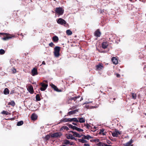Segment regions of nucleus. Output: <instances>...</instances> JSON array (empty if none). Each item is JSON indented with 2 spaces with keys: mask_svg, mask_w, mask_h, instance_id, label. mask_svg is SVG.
<instances>
[{
  "mask_svg": "<svg viewBox=\"0 0 146 146\" xmlns=\"http://www.w3.org/2000/svg\"><path fill=\"white\" fill-rule=\"evenodd\" d=\"M74 121L76 122H78L79 121L76 118H74L71 119H70V121Z\"/></svg>",
  "mask_w": 146,
  "mask_h": 146,
  "instance_id": "nucleus-29",
  "label": "nucleus"
},
{
  "mask_svg": "<svg viewBox=\"0 0 146 146\" xmlns=\"http://www.w3.org/2000/svg\"><path fill=\"white\" fill-rule=\"evenodd\" d=\"M133 143V140L131 139L129 142L125 143L124 145L125 146H129Z\"/></svg>",
  "mask_w": 146,
  "mask_h": 146,
  "instance_id": "nucleus-20",
  "label": "nucleus"
},
{
  "mask_svg": "<svg viewBox=\"0 0 146 146\" xmlns=\"http://www.w3.org/2000/svg\"><path fill=\"white\" fill-rule=\"evenodd\" d=\"M84 146H90V145L88 143H85L84 145Z\"/></svg>",
  "mask_w": 146,
  "mask_h": 146,
  "instance_id": "nucleus-50",
  "label": "nucleus"
},
{
  "mask_svg": "<svg viewBox=\"0 0 146 146\" xmlns=\"http://www.w3.org/2000/svg\"><path fill=\"white\" fill-rule=\"evenodd\" d=\"M96 145L98 146H111V145H108L102 142H99Z\"/></svg>",
  "mask_w": 146,
  "mask_h": 146,
  "instance_id": "nucleus-13",
  "label": "nucleus"
},
{
  "mask_svg": "<svg viewBox=\"0 0 146 146\" xmlns=\"http://www.w3.org/2000/svg\"><path fill=\"white\" fill-rule=\"evenodd\" d=\"M78 112V110L77 109L69 112L68 113V114L69 115H71L75 114Z\"/></svg>",
  "mask_w": 146,
  "mask_h": 146,
  "instance_id": "nucleus-14",
  "label": "nucleus"
},
{
  "mask_svg": "<svg viewBox=\"0 0 146 146\" xmlns=\"http://www.w3.org/2000/svg\"><path fill=\"white\" fill-rule=\"evenodd\" d=\"M12 71L13 73H15L16 72V70L15 68H13L12 70Z\"/></svg>",
  "mask_w": 146,
  "mask_h": 146,
  "instance_id": "nucleus-44",
  "label": "nucleus"
},
{
  "mask_svg": "<svg viewBox=\"0 0 146 146\" xmlns=\"http://www.w3.org/2000/svg\"><path fill=\"white\" fill-rule=\"evenodd\" d=\"M84 137H85V139H88V140H89L90 139L92 138V137L91 136H90V135H84Z\"/></svg>",
  "mask_w": 146,
  "mask_h": 146,
  "instance_id": "nucleus-26",
  "label": "nucleus"
},
{
  "mask_svg": "<svg viewBox=\"0 0 146 146\" xmlns=\"http://www.w3.org/2000/svg\"><path fill=\"white\" fill-rule=\"evenodd\" d=\"M9 91L7 88H6L4 90V94L5 95H7L9 94Z\"/></svg>",
  "mask_w": 146,
  "mask_h": 146,
  "instance_id": "nucleus-24",
  "label": "nucleus"
},
{
  "mask_svg": "<svg viewBox=\"0 0 146 146\" xmlns=\"http://www.w3.org/2000/svg\"><path fill=\"white\" fill-rule=\"evenodd\" d=\"M50 135H47L45 137V139L46 140H48L50 138Z\"/></svg>",
  "mask_w": 146,
  "mask_h": 146,
  "instance_id": "nucleus-36",
  "label": "nucleus"
},
{
  "mask_svg": "<svg viewBox=\"0 0 146 146\" xmlns=\"http://www.w3.org/2000/svg\"><path fill=\"white\" fill-rule=\"evenodd\" d=\"M50 86H51L52 88H53L55 91H56L57 92H61V90H59L58 89L57 87L56 86H55V85H54V84H50Z\"/></svg>",
  "mask_w": 146,
  "mask_h": 146,
  "instance_id": "nucleus-11",
  "label": "nucleus"
},
{
  "mask_svg": "<svg viewBox=\"0 0 146 146\" xmlns=\"http://www.w3.org/2000/svg\"><path fill=\"white\" fill-rule=\"evenodd\" d=\"M55 11L56 14L59 15H62L64 12V9L61 7L56 8Z\"/></svg>",
  "mask_w": 146,
  "mask_h": 146,
  "instance_id": "nucleus-1",
  "label": "nucleus"
},
{
  "mask_svg": "<svg viewBox=\"0 0 146 146\" xmlns=\"http://www.w3.org/2000/svg\"><path fill=\"white\" fill-rule=\"evenodd\" d=\"M8 104L10 105L13 106H15V104L13 101H12L11 102H9Z\"/></svg>",
  "mask_w": 146,
  "mask_h": 146,
  "instance_id": "nucleus-35",
  "label": "nucleus"
},
{
  "mask_svg": "<svg viewBox=\"0 0 146 146\" xmlns=\"http://www.w3.org/2000/svg\"><path fill=\"white\" fill-rule=\"evenodd\" d=\"M60 51V47L59 46H56L54 48V54L55 57H58L59 56Z\"/></svg>",
  "mask_w": 146,
  "mask_h": 146,
  "instance_id": "nucleus-2",
  "label": "nucleus"
},
{
  "mask_svg": "<svg viewBox=\"0 0 146 146\" xmlns=\"http://www.w3.org/2000/svg\"><path fill=\"white\" fill-rule=\"evenodd\" d=\"M85 107L87 109L93 108H95L93 106L90 107V106L88 105H86L85 106Z\"/></svg>",
  "mask_w": 146,
  "mask_h": 146,
  "instance_id": "nucleus-38",
  "label": "nucleus"
},
{
  "mask_svg": "<svg viewBox=\"0 0 146 146\" xmlns=\"http://www.w3.org/2000/svg\"><path fill=\"white\" fill-rule=\"evenodd\" d=\"M69 128L68 127L66 126H63L60 129V130L61 131H64V130H68Z\"/></svg>",
  "mask_w": 146,
  "mask_h": 146,
  "instance_id": "nucleus-22",
  "label": "nucleus"
},
{
  "mask_svg": "<svg viewBox=\"0 0 146 146\" xmlns=\"http://www.w3.org/2000/svg\"><path fill=\"white\" fill-rule=\"evenodd\" d=\"M99 133V134H102L103 135H106V131H105L104 129H100V131Z\"/></svg>",
  "mask_w": 146,
  "mask_h": 146,
  "instance_id": "nucleus-18",
  "label": "nucleus"
},
{
  "mask_svg": "<svg viewBox=\"0 0 146 146\" xmlns=\"http://www.w3.org/2000/svg\"><path fill=\"white\" fill-rule=\"evenodd\" d=\"M113 137H117L119 135L121 134V133L118 130L115 129L111 133Z\"/></svg>",
  "mask_w": 146,
  "mask_h": 146,
  "instance_id": "nucleus-3",
  "label": "nucleus"
},
{
  "mask_svg": "<svg viewBox=\"0 0 146 146\" xmlns=\"http://www.w3.org/2000/svg\"><path fill=\"white\" fill-rule=\"evenodd\" d=\"M77 106H74L72 107L71 108H70V109L71 110H72V109H73L74 108H77Z\"/></svg>",
  "mask_w": 146,
  "mask_h": 146,
  "instance_id": "nucleus-43",
  "label": "nucleus"
},
{
  "mask_svg": "<svg viewBox=\"0 0 146 146\" xmlns=\"http://www.w3.org/2000/svg\"><path fill=\"white\" fill-rule=\"evenodd\" d=\"M69 126V127L70 128H72L73 127V126L72 125H71V124H70L68 125Z\"/></svg>",
  "mask_w": 146,
  "mask_h": 146,
  "instance_id": "nucleus-49",
  "label": "nucleus"
},
{
  "mask_svg": "<svg viewBox=\"0 0 146 146\" xmlns=\"http://www.w3.org/2000/svg\"><path fill=\"white\" fill-rule=\"evenodd\" d=\"M15 92V91L14 90H12L11 92H10V94H13Z\"/></svg>",
  "mask_w": 146,
  "mask_h": 146,
  "instance_id": "nucleus-47",
  "label": "nucleus"
},
{
  "mask_svg": "<svg viewBox=\"0 0 146 146\" xmlns=\"http://www.w3.org/2000/svg\"><path fill=\"white\" fill-rule=\"evenodd\" d=\"M49 45L51 47H52L54 45V44L52 42H51L49 44Z\"/></svg>",
  "mask_w": 146,
  "mask_h": 146,
  "instance_id": "nucleus-45",
  "label": "nucleus"
},
{
  "mask_svg": "<svg viewBox=\"0 0 146 146\" xmlns=\"http://www.w3.org/2000/svg\"><path fill=\"white\" fill-rule=\"evenodd\" d=\"M66 136L68 139L76 140V138L73 137L72 135L70 134H66Z\"/></svg>",
  "mask_w": 146,
  "mask_h": 146,
  "instance_id": "nucleus-9",
  "label": "nucleus"
},
{
  "mask_svg": "<svg viewBox=\"0 0 146 146\" xmlns=\"http://www.w3.org/2000/svg\"><path fill=\"white\" fill-rule=\"evenodd\" d=\"M108 45V43L106 42H104L102 44V47L103 48H106Z\"/></svg>",
  "mask_w": 146,
  "mask_h": 146,
  "instance_id": "nucleus-19",
  "label": "nucleus"
},
{
  "mask_svg": "<svg viewBox=\"0 0 146 146\" xmlns=\"http://www.w3.org/2000/svg\"><path fill=\"white\" fill-rule=\"evenodd\" d=\"M116 76L117 77H119L120 76V74H116Z\"/></svg>",
  "mask_w": 146,
  "mask_h": 146,
  "instance_id": "nucleus-51",
  "label": "nucleus"
},
{
  "mask_svg": "<svg viewBox=\"0 0 146 146\" xmlns=\"http://www.w3.org/2000/svg\"><path fill=\"white\" fill-rule=\"evenodd\" d=\"M79 122L80 123H84L85 121V119L84 118L82 117V118H79Z\"/></svg>",
  "mask_w": 146,
  "mask_h": 146,
  "instance_id": "nucleus-28",
  "label": "nucleus"
},
{
  "mask_svg": "<svg viewBox=\"0 0 146 146\" xmlns=\"http://www.w3.org/2000/svg\"><path fill=\"white\" fill-rule=\"evenodd\" d=\"M61 121L64 122L68 121H70V118H64L63 119L61 120Z\"/></svg>",
  "mask_w": 146,
  "mask_h": 146,
  "instance_id": "nucleus-25",
  "label": "nucleus"
},
{
  "mask_svg": "<svg viewBox=\"0 0 146 146\" xmlns=\"http://www.w3.org/2000/svg\"><path fill=\"white\" fill-rule=\"evenodd\" d=\"M66 33L67 35H72V33L70 30H67L66 31Z\"/></svg>",
  "mask_w": 146,
  "mask_h": 146,
  "instance_id": "nucleus-27",
  "label": "nucleus"
},
{
  "mask_svg": "<svg viewBox=\"0 0 146 146\" xmlns=\"http://www.w3.org/2000/svg\"><path fill=\"white\" fill-rule=\"evenodd\" d=\"M91 102H85L83 104H88L89 103H91Z\"/></svg>",
  "mask_w": 146,
  "mask_h": 146,
  "instance_id": "nucleus-52",
  "label": "nucleus"
},
{
  "mask_svg": "<svg viewBox=\"0 0 146 146\" xmlns=\"http://www.w3.org/2000/svg\"><path fill=\"white\" fill-rule=\"evenodd\" d=\"M3 34H4V33H0V35H3Z\"/></svg>",
  "mask_w": 146,
  "mask_h": 146,
  "instance_id": "nucleus-57",
  "label": "nucleus"
},
{
  "mask_svg": "<svg viewBox=\"0 0 146 146\" xmlns=\"http://www.w3.org/2000/svg\"><path fill=\"white\" fill-rule=\"evenodd\" d=\"M94 127L95 128H96V127Z\"/></svg>",
  "mask_w": 146,
  "mask_h": 146,
  "instance_id": "nucleus-62",
  "label": "nucleus"
},
{
  "mask_svg": "<svg viewBox=\"0 0 146 146\" xmlns=\"http://www.w3.org/2000/svg\"><path fill=\"white\" fill-rule=\"evenodd\" d=\"M64 143L66 145H68L70 143V141L66 139L64 141Z\"/></svg>",
  "mask_w": 146,
  "mask_h": 146,
  "instance_id": "nucleus-32",
  "label": "nucleus"
},
{
  "mask_svg": "<svg viewBox=\"0 0 146 146\" xmlns=\"http://www.w3.org/2000/svg\"><path fill=\"white\" fill-rule=\"evenodd\" d=\"M62 135L60 132H57L51 134L50 136L52 137H60Z\"/></svg>",
  "mask_w": 146,
  "mask_h": 146,
  "instance_id": "nucleus-5",
  "label": "nucleus"
},
{
  "mask_svg": "<svg viewBox=\"0 0 146 146\" xmlns=\"http://www.w3.org/2000/svg\"><path fill=\"white\" fill-rule=\"evenodd\" d=\"M53 40L54 42H57L58 40V37L56 36H55L53 37Z\"/></svg>",
  "mask_w": 146,
  "mask_h": 146,
  "instance_id": "nucleus-30",
  "label": "nucleus"
},
{
  "mask_svg": "<svg viewBox=\"0 0 146 146\" xmlns=\"http://www.w3.org/2000/svg\"><path fill=\"white\" fill-rule=\"evenodd\" d=\"M72 124L74 125H76V123H72Z\"/></svg>",
  "mask_w": 146,
  "mask_h": 146,
  "instance_id": "nucleus-54",
  "label": "nucleus"
},
{
  "mask_svg": "<svg viewBox=\"0 0 146 146\" xmlns=\"http://www.w3.org/2000/svg\"><path fill=\"white\" fill-rule=\"evenodd\" d=\"M32 75L34 76L38 74L37 70L35 68H34L31 71Z\"/></svg>",
  "mask_w": 146,
  "mask_h": 146,
  "instance_id": "nucleus-10",
  "label": "nucleus"
},
{
  "mask_svg": "<svg viewBox=\"0 0 146 146\" xmlns=\"http://www.w3.org/2000/svg\"><path fill=\"white\" fill-rule=\"evenodd\" d=\"M100 140L98 139H93V141H94V142H95L96 143H97L98 142H99Z\"/></svg>",
  "mask_w": 146,
  "mask_h": 146,
  "instance_id": "nucleus-41",
  "label": "nucleus"
},
{
  "mask_svg": "<svg viewBox=\"0 0 146 146\" xmlns=\"http://www.w3.org/2000/svg\"><path fill=\"white\" fill-rule=\"evenodd\" d=\"M42 87L40 88V90L41 91H44L47 87L48 86L47 84H46L43 83H41L40 84Z\"/></svg>",
  "mask_w": 146,
  "mask_h": 146,
  "instance_id": "nucleus-7",
  "label": "nucleus"
},
{
  "mask_svg": "<svg viewBox=\"0 0 146 146\" xmlns=\"http://www.w3.org/2000/svg\"><path fill=\"white\" fill-rule=\"evenodd\" d=\"M29 92L31 94H33L34 92V90L33 86L31 85H30L28 86L27 88Z\"/></svg>",
  "mask_w": 146,
  "mask_h": 146,
  "instance_id": "nucleus-12",
  "label": "nucleus"
},
{
  "mask_svg": "<svg viewBox=\"0 0 146 146\" xmlns=\"http://www.w3.org/2000/svg\"><path fill=\"white\" fill-rule=\"evenodd\" d=\"M107 142L109 144H110L111 142L110 141H108V142Z\"/></svg>",
  "mask_w": 146,
  "mask_h": 146,
  "instance_id": "nucleus-55",
  "label": "nucleus"
},
{
  "mask_svg": "<svg viewBox=\"0 0 146 146\" xmlns=\"http://www.w3.org/2000/svg\"><path fill=\"white\" fill-rule=\"evenodd\" d=\"M69 144H70L71 145H75V143L73 142H70V143Z\"/></svg>",
  "mask_w": 146,
  "mask_h": 146,
  "instance_id": "nucleus-46",
  "label": "nucleus"
},
{
  "mask_svg": "<svg viewBox=\"0 0 146 146\" xmlns=\"http://www.w3.org/2000/svg\"><path fill=\"white\" fill-rule=\"evenodd\" d=\"M129 146H133V145H130Z\"/></svg>",
  "mask_w": 146,
  "mask_h": 146,
  "instance_id": "nucleus-60",
  "label": "nucleus"
},
{
  "mask_svg": "<svg viewBox=\"0 0 146 146\" xmlns=\"http://www.w3.org/2000/svg\"><path fill=\"white\" fill-rule=\"evenodd\" d=\"M132 96L133 99H135L136 98V96L135 94L134 93H132Z\"/></svg>",
  "mask_w": 146,
  "mask_h": 146,
  "instance_id": "nucleus-40",
  "label": "nucleus"
},
{
  "mask_svg": "<svg viewBox=\"0 0 146 146\" xmlns=\"http://www.w3.org/2000/svg\"><path fill=\"white\" fill-rule=\"evenodd\" d=\"M103 68V66L101 64H100L96 66V68L98 70H100Z\"/></svg>",
  "mask_w": 146,
  "mask_h": 146,
  "instance_id": "nucleus-15",
  "label": "nucleus"
},
{
  "mask_svg": "<svg viewBox=\"0 0 146 146\" xmlns=\"http://www.w3.org/2000/svg\"><path fill=\"white\" fill-rule=\"evenodd\" d=\"M44 82H47V81H46V80H44Z\"/></svg>",
  "mask_w": 146,
  "mask_h": 146,
  "instance_id": "nucleus-56",
  "label": "nucleus"
},
{
  "mask_svg": "<svg viewBox=\"0 0 146 146\" xmlns=\"http://www.w3.org/2000/svg\"><path fill=\"white\" fill-rule=\"evenodd\" d=\"M76 130H77L78 131H83V130L82 129H81L79 128H78L77 127V128L76 129Z\"/></svg>",
  "mask_w": 146,
  "mask_h": 146,
  "instance_id": "nucleus-42",
  "label": "nucleus"
},
{
  "mask_svg": "<svg viewBox=\"0 0 146 146\" xmlns=\"http://www.w3.org/2000/svg\"><path fill=\"white\" fill-rule=\"evenodd\" d=\"M82 137L81 139H78V141L79 142L82 143H86L88 142V141L85 140V138L84 137V135H82Z\"/></svg>",
  "mask_w": 146,
  "mask_h": 146,
  "instance_id": "nucleus-8",
  "label": "nucleus"
},
{
  "mask_svg": "<svg viewBox=\"0 0 146 146\" xmlns=\"http://www.w3.org/2000/svg\"><path fill=\"white\" fill-rule=\"evenodd\" d=\"M90 141L91 142H94V141H93V140H91Z\"/></svg>",
  "mask_w": 146,
  "mask_h": 146,
  "instance_id": "nucleus-58",
  "label": "nucleus"
},
{
  "mask_svg": "<svg viewBox=\"0 0 146 146\" xmlns=\"http://www.w3.org/2000/svg\"><path fill=\"white\" fill-rule=\"evenodd\" d=\"M4 34H5V33H4ZM5 34L6 35V36L4 38H3L2 39L4 40H7L11 39L12 37H14V35H11L9 34Z\"/></svg>",
  "mask_w": 146,
  "mask_h": 146,
  "instance_id": "nucleus-6",
  "label": "nucleus"
},
{
  "mask_svg": "<svg viewBox=\"0 0 146 146\" xmlns=\"http://www.w3.org/2000/svg\"><path fill=\"white\" fill-rule=\"evenodd\" d=\"M1 113L3 114H5V115H8L9 114V112H8L5 111H3L1 112Z\"/></svg>",
  "mask_w": 146,
  "mask_h": 146,
  "instance_id": "nucleus-37",
  "label": "nucleus"
},
{
  "mask_svg": "<svg viewBox=\"0 0 146 146\" xmlns=\"http://www.w3.org/2000/svg\"><path fill=\"white\" fill-rule=\"evenodd\" d=\"M23 121H19L17 123V125L18 126H20L23 124Z\"/></svg>",
  "mask_w": 146,
  "mask_h": 146,
  "instance_id": "nucleus-34",
  "label": "nucleus"
},
{
  "mask_svg": "<svg viewBox=\"0 0 146 146\" xmlns=\"http://www.w3.org/2000/svg\"><path fill=\"white\" fill-rule=\"evenodd\" d=\"M42 64H44V65H45V63L44 62V61H43L42 62Z\"/></svg>",
  "mask_w": 146,
  "mask_h": 146,
  "instance_id": "nucleus-53",
  "label": "nucleus"
},
{
  "mask_svg": "<svg viewBox=\"0 0 146 146\" xmlns=\"http://www.w3.org/2000/svg\"><path fill=\"white\" fill-rule=\"evenodd\" d=\"M144 114L146 115V113H144Z\"/></svg>",
  "mask_w": 146,
  "mask_h": 146,
  "instance_id": "nucleus-61",
  "label": "nucleus"
},
{
  "mask_svg": "<svg viewBox=\"0 0 146 146\" xmlns=\"http://www.w3.org/2000/svg\"><path fill=\"white\" fill-rule=\"evenodd\" d=\"M84 125L87 129H90L91 127V126L87 123L84 124Z\"/></svg>",
  "mask_w": 146,
  "mask_h": 146,
  "instance_id": "nucleus-31",
  "label": "nucleus"
},
{
  "mask_svg": "<svg viewBox=\"0 0 146 146\" xmlns=\"http://www.w3.org/2000/svg\"><path fill=\"white\" fill-rule=\"evenodd\" d=\"M71 132L73 133V135L75 137L80 138L82 136V135H80L79 134L77 133L76 132H74L73 131H72Z\"/></svg>",
  "mask_w": 146,
  "mask_h": 146,
  "instance_id": "nucleus-16",
  "label": "nucleus"
},
{
  "mask_svg": "<svg viewBox=\"0 0 146 146\" xmlns=\"http://www.w3.org/2000/svg\"><path fill=\"white\" fill-rule=\"evenodd\" d=\"M5 52V51L4 50L2 49L0 50V54H4Z\"/></svg>",
  "mask_w": 146,
  "mask_h": 146,
  "instance_id": "nucleus-39",
  "label": "nucleus"
},
{
  "mask_svg": "<svg viewBox=\"0 0 146 146\" xmlns=\"http://www.w3.org/2000/svg\"><path fill=\"white\" fill-rule=\"evenodd\" d=\"M37 117V115L35 114H33L31 116V119L33 120H35L36 119Z\"/></svg>",
  "mask_w": 146,
  "mask_h": 146,
  "instance_id": "nucleus-23",
  "label": "nucleus"
},
{
  "mask_svg": "<svg viewBox=\"0 0 146 146\" xmlns=\"http://www.w3.org/2000/svg\"><path fill=\"white\" fill-rule=\"evenodd\" d=\"M62 146H67L66 145H62Z\"/></svg>",
  "mask_w": 146,
  "mask_h": 146,
  "instance_id": "nucleus-59",
  "label": "nucleus"
},
{
  "mask_svg": "<svg viewBox=\"0 0 146 146\" xmlns=\"http://www.w3.org/2000/svg\"><path fill=\"white\" fill-rule=\"evenodd\" d=\"M111 60L113 64H116L118 63V60L115 57H113Z\"/></svg>",
  "mask_w": 146,
  "mask_h": 146,
  "instance_id": "nucleus-17",
  "label": "nucleus"
},
{
  "mask_svg": "<svg viewBox=\"0 0 146 146\" xmlns=\"http://www.w3.org/2000/svg\"><path fill=\"white\" fill-rule=\"evenodd\" d=\"M36 99L37 101H39L40 100V96L38 94H37L36 96Z\"/></svg>",
  "mask_w": 146,
  "mask_h": 146,
  "instance_id": "nucleus-33",
  "label": "nucleus"
},
{
  "mask_svg": "<svg viewBox=\"0 0 146 146\" xmlns=\"http://www.w3.org/2000/svg\"><path fill=\"white\" fill-rule=\"evenodd\" d=\"M101 33L98 30L96 31L95 33V35L96 36L99 37Z\"/></svg>",
  "mask_w": 146,
  "mask_h": 146,
  "instance_id": "nucleus-21",
  "label": "nucleus"
},
{
  "mask_svg": "<svg viewBox=\"0 0 146 146\" xmlns=\"http://www.w3.org/2000/svg\"><path fill=\"white\" fill-rule=\"evenodd\" d=\"M77 128V127L75 126H73V127L72 128V129H75L76 130V129Z\"/></svg>",
  "mask_w": 146,
  "mask_h": 146,
  "instance_id": "nucleus-48",
  "label": "nucleus"
},
{
  "mask_svg": "<svg viewBox=\"0 0 146 146\" xmlns=\"http://www.w3.org/2000/svg\"><path fill=\"white\" fill-rule=\"evenodd\" d=\"M57 23L62 25H64L66 24V22L62 18H59L57 20Z\"/></svg>",
  "mask_w": 146,
  "mask_h": 146,
  "instance_id": "nucleus-4",
  "label": "nucleus"
}]
</instances>
